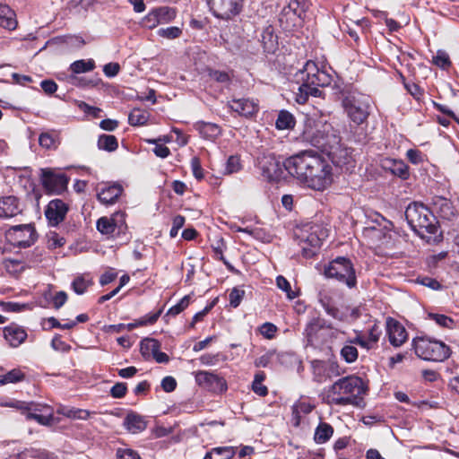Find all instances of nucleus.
<instances>
[{
  "mask_svg": "<svg viewBox=\"0 0 459 459\" xmlns=\"http://www.w3.org/2000/svg\"><path fill=\"white\" fill-rule=\"evenodd\" d=\"M295 236L302 255L308 258L316 255L322 240L328 236V230L322 225L308 223L297 229Z\"/></svg>",
  "mask_w": 459,
  "mask_h": 459,
  "instance_id": "423d86ee",
  "label": "nucleus"
},
{
  "mask_svg": "<svg viewBox=\"0 0 459 459\" xmlns=\"http://www.w3.org/2000/svg\"><path fill=\"white\" fill-rule=\"evenodd\" d=\"M68 209V205L60 199L50 201L45 210V216L48 224L56 227L61 223L65 220Z\"/></svg>",
  "mask_w": 459,
  "mask_h": 459,
  "instance_id": "6ab92c4d",
  "label": "nucleus"
},
{
  "mask_svg": "<svg viewBox=\"0 0 459 459\" xmlns=\"http://www.w3.org/2000/svg\"><path fill=\"white\" fill-rule=\"evenodd\" d=\"M283 167L290 176L316 191H324L333 180L331 164L313 151L290 156L284 160Z\"/></svg>",
  "mask_w": 459,
  "mask_h": 459,
  "instance_id": "f257e3e1",
  "label": "nucleus"
},
{
  "mask_svg": "<svg viewBox=\"0 0 459 459\" xmlns=\"http://www.w3.org/2000/svg\"><path fill=\"white\" fill-rule=\"evenodd\" d=\"M407 159L413 164H420L424 161V155L416 149H410L406 152Z\"/></svg>",
  "mask_w": 459,
  "mask_h": 459,
  "instance_id": "bf43d9fd",
  "label": "nucleus"
},
{
  "mask_svg": "<svg viewBox=\"0 0 459 459\" xmlns=\"http://www.w3.org/2000/svg\"><path fill=\"white\" fill-rule=\"evenodd\" d=\"M59 412L67 418L77 420H87L91 415L89 411L75 408L67 409L65 411H59Z\"/></svg>",
  "mask_w": 459,
  "mask_h": 459,
  "instance_id": "79ce46f5",
  "label": "nucleus"
},
{
  "mask_svg": "<svg viewBox=\"0 0 459 459\" xmlns=\"http://www.w3.org/2000/svg\"><path fill=\"white\" fill-rule=\"evenodd\" d=\"M182 33L181 30L178 27H169V28H161L158 30V35L166 39H177Z\"/></svg>",
  "mask_w": 459,
  "mask_h": 459,
  "instance_id": "8fccbe9b",
  "label": "nucleus"
},
{
  "mask_svg": "<svg viewBox=\"0 0 459 459\" xmlns=\"http://www.w3.org/2000/svg\"><path fill=\"white\" fill-rule=\"evenodd\" d=\"M263 177L268 181L279 180L282 174L280 162L273 154H263L257 160Z\"/></svg>",
  "mask_w": 459,
  "mask_h": 459,
  "instance_id": "dca6fc26",
  "label": "nucleus"
},
{
  "mask_svg": "<svg viewBox=\"0 0 459 459\" xmlns=\"http://www.w3.org/2000/svg\"><path fill=\"white\" fill-rule=\"evenodd\" d=\"M117 459H140L138 453L131 448H118L117 450Z\"/></svg>",
  "mask_w": 459,
  "mask_h": 459,
  "instance_id": "6e6d98bb",
  "label": "nucleus"
},
{
  "mask_svg": "<svg viewBox=\"0 0 459 459\" xmlns=\"http://www.w3.org/2000/svg\"><path fill=\"white\" fill-rule=\"evenodd\" d=\"M98 146L101 150L113 152L117 149V140L114 135L102 134L99 137Z\"/></svg>",
  "mask_w": 459,
  "mask_h": 459,
  "instance_id": "4c0bfd02",
  "label": "nucleus"
},
{
  "mask_svg": "<svg viewBox=\"0 0 459 459\" xmlns=\"http://www.w3.org/2000/svg\"><path fill=\"white\" fill-rule=\"evenodd\" d=\"M319 302L329 316L334 318L339 316V309L331 302V299L327 296H321Z\"/></svg>",
  "mask_w": 459,
  "mask_h": 459,
  "instance_id": "37998d69",
  "label": "nucleus"
},
{
  "mask_svg": "<svg viewBox=\"0 0 459 459\" xmlns=\"http://www.w3.org/2000/svg\"><path fill=\"white\" fill-rule=\"evenodd\" d=\"M150 114L148 111L141 108H134L128 116V122L134 126H143L147 123Z\"/></svg>",
  "mask_w": 459,
  "mask_h": 459,
  "instance_id": "72a5a7b5",
  "label": "nucleus"
},
{
  "mask_svg": "<svg viewBox=\"0 0 459 459\" xmlns=\"http://www.w3.org/2000/svg\"><path fill=\"white\" fill-rule=\"evenodd\" d=\"M194 127L204 138L208 140H214L221 134L220 126L213 123L198 121L194 125Z\"/></svg>",
  "mask_w": 459,
  "mask_h": 459,
  "instance_id": "c756f323",
  "label": "nucleus"
},
{
  "mask_svg": "<svg viewBox=\"0 0 459 459\" xmlns=\"http://www.w3.org/2000/svg\"><path fill=\"white\" fill-rule=\"evenodd\" d=\"M25 403L26 402L24 401H19L15 399H5L0 402V407L13 408L22 414L25 408Z\"/></svg>",
  "mask_w": 459,
  "mask_h": 459,
  "instance_id": "3c124183",
  "label": "nucleus"
},
{
  "mask_svg": "<svg viewBox=\"0 0 459 459\" xmlns=\"http://www.w3.org/2000/svg\"><path fill=\"white\" fill-rule=\"evenodd\" d=\"M277 287L286 292L289 299H292L296 297L295 292H293L290 289V282L283 277L278 276L276 278Z\"/></svg>",
  "mask_w": 459,
  "mask_h": 459,
  "instance_id": "864d4df0",
  "label": "nucleus"
},
{
  "mask_svg": "<svg viewBox=\"0 0 459 459\" xmlns=\"http://www.w3.org/2000/svg\"><path fill=\"white\" fill-rule=\"evenodd\" d=\"M95 68V62L92 59L77 60L71 64L70 69L74 74L91 72Z\"/></svg>",
  "mask_w": 459,
  "mask_h": 459,
  "instance_id": "e433bc0d",
  "label": "nucleus"
},
{
  "mask_svg": "<svg viewBox=\"0 0 459 459\" xmlns=\"http://www.w3.org/2000/svg\"><path fill=\"white\" fill-rule=\"evenodd\" d=\"M405 218L411 229L422 238L429 240L437 232L436 218L423 204H410L405 210Z\"/></svg>",
  "mask_w": 459,
  "mask_h": 459,
  "instance_id": "39448f33",
  "label": "nucleus"
},
{
  "mask_svg": "<svg viewBox=\"0 0 459 459\" xmlns=\"http://www.w3.org/2000/svg\"><path fill=\"white\" fill-rule=\"evenodd\" d=\"M295 125L294 117L288 111L281 110L275 122L276 128L279 130L290 129Z\"/></svg>",
  "mask_w": 459,
  "mask_h": 459,
  "instance_id": "f704fd0d",
  "label": "nucleus"
},
{
  "mask_svg": "<svg viewBox=\"0 0 459 459\" xmlns=\"http://www.w3.org/2000/svg\"><path fill=\"white\" fill-rule=\"evenodd\" d=\"M294 80L299 84L295 93V100L299 104H305L309 96H320L321 91L318 88L327 86L331 82L330 75L310 60L294 74Z\"/></svg>",
  "mask_w": 459,
  "mask_h": 459,
  "instance_id": "7ed1b4c3",
  "label": "nucleus"
},
{
  "mask_svg": "<svg viewBox=\"0 0 459 459\" xmlns=\"http://www.w3.org/2000/svg\"><path fill=\"white\" fill-rule=\"evenodd\" d=\"M91 284V281L86 280L83 277H77L72 282V288L76 294L82 295L86 291V290Z\"/></svg>",
  "mask_w": 459,
  "mask_h": 459,
  "instance_id": "a18cd8bd",
  "label": "nucleus"
},
{
  "mask_svg": "<svg viewBox=\"0 0 459 459\" xmlns=\"http://www.w3.org/2000/svg\"><path fill=\"white\" fill-rule=\"evenodd\" d=\"M176 386L177 381L173 377L168 376L161 380V387L167 393L174 391Z\"/></svg>",
  "mask_w": 459,
  "mask_h": 459,
  "instance_id": "69168bd1",
  "label": "nucleus"
},
{
  "mask_svg": "<svg viewBox=\"0 0 459 459\" xmlns=\"http://www.w3.org/2000/svg\"><path fill=\"white\" fill-rule=\"evenodd\" d=\"M313 406L307 402H298L292 406V415L296 420L295 425L299 424L300 414H308L312 411Z\"/></svg>",
  "mask_w": 459,
  "mask_h": 459,
  "instance_id": "ea45409f",
  "label": "nucleus"
},
{
  "mask_svg": "<svg viewBox=\"0 0 459 459\" xmlns=\"http://www.w3.org/2000/svg\"><path fill=\"white\" fill-rule=\"evenodd\" d=\"M191 169L194 177L197 180H201L204 178L203 169L201 167L200 160L197 157H194L191 160Z\"/></svg>",
  "mask_w": 459,
  "mask_h": 459,
  "instance_id": "680f3d73",
  "label": "nucleus"
},
{
  "mask_svg": "<svg viewBox=\"0 0 459 459\" xmlns=\"http://www.w3.org/2000/svg\"><path fill=\"white\" fill-rule=\"evenodd\" d=\"M43 299L46 300V303H43L40 300L39 305L41 307H47L48 300L52 299L54 307L58 309L66 302L67 295L65 291H58L54 296H52L51 291L48 290L43 293Z\"/></svg>",
  "mask_w": 459,
  "mask_h": 459,
  "instance_id": "2f4dec72",
  "label": "nucleus"
},
{
  "mask_svg": "<svg viewBox=\"0 0 459 459\" xmlns=\"http://www.w3.org/2000/svg\"><path fill=\"white\" fill-rule=\"evenodd\" d=\"M40 178L43 186L50 192L60 194L67 186L68 178L65 174L55 173L50 169H42Z\"/></svg>",
  "mask_w": 459,
  "mask_h": 459,
  "instance_id": "2eb2a0df",
  "label": "nucleus"
},
{
  "mask_svg": "<svg viewBox=\"0 0 459 459\" xmlns=\"http://www.w3.org/2000/svg\"><path fill=\"white\" fill-rule=\"evenodd\" d=\"M429 316L440 326L449 329L455 326V321L445 315L430 314Z\"/></svg>",
  "mask_w": 459,
  "mask_h": 459,
  "instance_id": "09e8293b",
  "label": "nucleus"
},
{
  "mask_svg": "<svg viewBox=\"0 0 459 459\" xmlns=\"http://www.w3.org/2000/svg\"><path fill=\"white\" fill-rule=\"evenodd\" d=\"M277 332V326L272 323H264L259 328V333L266 339H273Z\"/></svg>",
  "mask_w": 459,
  "mask_h": 459,
  "instance_id": "603ef678",
  "label": "nucleus"
},
{
  "mask_svg": "<svg viewBox=\"0 0 459 459\" xmlns=\"http://www.w3.org/2000/svg\"><path fill=\"white\" fill-rule=\"evenodd\" d=\"M433 206L437 213L445 220L451 221L456 216V211L452 202L445 197H434Z\"/></svg>",
  "mask_w": 459,
  "mask_h": 459,
  "instance_id": "5701e85b",
  "label": "nucleus"
},
{
  "mask_svg": "<svg viewBox=\"0 0 459 459\" xmlns=\"http://www.w3.org/2000/svg\"><path fill=\"white\" fill-rule=\"evenodd\" d=\"M144 27L153 29L160 22L154 10L151 11L142 21Z\"/></svg>",
  "mask_w": 459,
  "mask_h": 459,
  "instance_id": "5fc2aeb1",
  "label": "nucleus"
},
{
  "mask_svg": "<svg viewBox=\"0 0 459 459\" xmlns=\"http://www.w3.org/2000/svg\"><path fill=\"white\" fill-rule=\"evenodd\" d=\"M229 107L232 111L246 117H250L258 111V104L250 99H233L229 102Z\"/></svg>",
  "mask_w": 459,
  "mask_h": 459,
  "instance_id": "412c9836",
  "label": "nucleus"
},
{
  "mask_svg": "<svg viewBox=\"0 0 459 459\" xmlns=\"http://www.w3.org/2000/svg\"><path fill=\"white\" fill-rule=\"evenodd\" d=\"M241 169L240 159L238 156H230L225 166V174H233L238 172Z\"/></svg>",
  "mask_w": 459,
  "mask_h": 459,
  "instance_id": "49530a36",
  "label": "nucleus"
},
{
  "mask_svg": "<svg viewBox=\"0 0 459 459\" xmlns=\"http://www.w3.org/2000/svg\"><path fill=\"white\" fill-rule=\"evenodd\" d=\"M327 278H333L345 283L349 288L356 285V275L351 262L345 257H337L325 269Z\"/></svg>",
  "mask_w": 459,
  "mask_h": 459,
  "instance_id": "6e6552de",
  "label": "nucleus"
},
{
  "mask_svg": "<svg viewBox=\"0 0 459 459\" xmlns=\"http://www.w3.org/2000/svg\"><path fill=\"white\" fill-rule=\"evenodd\" d=\"M367 392L363 380L356 376L342 377L325 390L328 404L344 406L359 405Z\"/></svg>",
  "mask_w": 459,
  "mask_h": 459,
  "instance_id": "20e7f679",
  "label": "nucleus"
},
{
  "mask_svg": "<svg viewBox=\"0 0 459 459\" xmlns=\"http://www.w3.org/2000/svg\"><path fill=\"white\" fill-rule=\"evenodd\" d=\"M305 142L326 152L333 162L342 165L348 162L350 152L341 144V138L328 123L307 120L302 133Z\"/></svg>",
  "mask_w": 459,
  "mask_h": 459,
  "instance_id": "f03ea898",
  "label": "nucleus"
},
{
  "mask_svg": "<svg viewBox=\"0 0 459 459\" xmlns=\"http://www.w3.org/2000/svg\"><path fill=\"white\" fill-rule=\"evenodd\" d=\"M341 356L346 362L352 363L358 359V350L352 345H345L341 350Z\"/></svg>",
  "mask_w": 459,
  "mask_h": 459,
  "instance_id": "c03bdc74",
  "label": "nucleus"
},
{
  "mask_svg": "<svg viewBox=\"0 0 459 459\" xmlns=\"http://www.w3.org/2000/svg\"><path fill=\"white\" fill-rule=\"evenodd\" d=\"M39 143L40 146H42L46 149L53 148L56 145L55 138L53 137L52 134H50L48 133H42L39 135Z\"/></svg>",
  "mask_w": 459,
  "mask_h": 459,
  "instance_id": "13d9d810",
  "label": "nucleus"
},
{
  "mask_svg": "<svg viewBox=\"0 0 459 459\" xmlns=\"http://www.w3.org/2000/svg\"><path fill=\"white\" fill-rule=\"evenodd\" d=\"M243 296H244V290L234 288L230 291V296H229L230 306L233 307H237L240 304V302L243 299Z\"/></svg>",
  "mask_w": 459,
  "mask_h": 459,
  "instance_id": "4d7b16f0",
  "label": "nucleus"
},
{
  "mask_svg": "<svg viewBox=\"0 0 459 459\" xmlns=\"http://www.w3.org/2000/svg\"><path fill=\"white\" fill-rule=\"evenodd\" d=\"M124 425L129 432L134 434L143 431L147 426L144 418L134 412L126 415Z\"/></svg>",
  "mask_w": 459,
  "mask_h": 459,
  "instance_id": "cd10ccee",
  "label": "nucleus"
},
{
  "mask_svg": "<svg viewBox=\"0 0 459 459\" xmlns=\"http://www.w3.org/2000/svg\"><path fill=\"white\" fill-rule=\"evenodd\" d=\"M3 334L4 340L13 348L20 346L27 338L26 331L17 325L5 326Z\"/></svg>",
  "mask_w": 459,
  "mask_h": 459,
  "instance_id": "4be33fe9",
  "label": "nucleus"
},
{
  "mask_svg": "<svg viewBox=\"0 0 459 459\" xmlns=\"http://www.w3.org/2000/svg\"><path fill=\"white\" fill-rule=\"evenodd\" d=\"M386 331L390 343L395 347L401 346L407 340V332L405 328L395 319H387Z\"/></svg>",
  "mask_w": 459,
  "mask_h": 459,
  "instance_id": "aec40b11",
  "label": "nucleus"
},
{
  "mask_svg": "<svg viewBox=\"0 0 459 459\" xmlns=\"http://www.w3.org/2000/svg\"><path fill=\"white\" fill-rule=\"evenodd\" d=\"M236 454L233 446L214 447L209 451L204 459H231Z\"/></svg>",
  "mask_w": 459,
  "mask_h": 459,
  "instance_id": "7c9ffc66",
  "label": "nucleus"
},
{
  "mask_svg": "<svg viewBox=\"0 0 459 459\" xmlns=\"http://www.w3.org/2000/svg\"><path fill=\"white\" fill-rule=\"evenodd\" d=\"M22 414L27 420H35L41 426L49 427L55 422L54 409L46 403L26 402Z\"/></svg>",
  "mask_w": 459,
  "mask_h": 459,
  "instance_id": "9d476101",
  "label": "nucleus"
},
{
  "mask_svg": "<svg viewBox=\"0 0 459 459\" xmlns=\"http://www.w3.org/2000/svg\"><path fill=\"white\" fill-rule=\"evenodd\" d=\"M17 25L14 11L6 4H0V26L9 30H14Z\"/></svg>",
  "mask_w": 459,
  "mask_h": 459,
  "instance_id": "c85d7f7f",
  "label": "nucleus"
},
{
  "mask_svg": "<svg viewBox=\"0 0 459 459\" xmlns=\"http://www.w3.org/2000/svg\"><path fill=\"white\" fill-rule=\"evenodd\" d=\"M127 391L126 385L125 383H117L110 389V394L114 398H122L126 395Z\"/></svg>",
  "mask_w": 459,
  "mask_h": 459,
  "instance_id": "052dcab7",
  "label": "nucleus"
},
{
  "mask_svg": "<svg viewBox=\"0 0 459 459\" xmlns=\"http://www.w3.org/2000/svg\"><path fill=\"white\" fill-rule=\"evenodd\" d=\"M313 379L319 383H325L333 377L339 375L337 365L333 362L313 360L311 362Z\"/></svg>",
  "mask_w": 459,
  "mask_h": 459,
  "instance_id": "a211bd4d",
  "label": "nucleus"
},
{
  "mask_svg": "<svg viewBox=\"0 0 459 459\" xmlns=\"http://www.w3.org/2000/svg\"><path fill=\"white\" fill-rule=\"evenodd\" d=\"M342 106L349 117L357 125L362 124L369 115V100L360 94H350L342 100Z\"/></svg>",
  "mask_w": 459,
  "mask_h": 459,
  "instance_id": "1a4fd4ad",
  "label": "nucleus"
},
{
  "mask_svg": "<svg viewBox=\"0 0 459 459\" xmlns=\"http://www.w3.org/2000/svg\"><path fill=\"white\" fill-rule=\"evenodd\" d=\"M51 346L54 350L63 352L68 351L71 348L70 345L63 342L61 338L57 336L52 339Z\"/></svg>",
  "mask_w": 459,
  "mask_h": 459,
  "instance_id": "774afa93",
  "label": "nucleus"
},
{
  "mask_svg": "<svg viewBox=\"0 0 459 459\" xmlns=\"http://www.w3.org/2000/svg\"><path fill=\"white\" fill-rule=\"evenodd\" d=\"M184 223L185 218L183 216L177 215L176 217H174L172 228L169 232L171 238H175L178 235V230L184 226Z\"/></svg>",
  "mask_w": 459,
  "mask_h": 459,
  "instance_id": "e2e57ef3",
  "label": "nucleus"
},
{
  "mask_svg": "<svg viewBox=\"0 0 459 459\" xmlns=\"http://www.w3.org/2000/svg\"><path fill=\"white\" fill-rule=\"evenodd\" d=\"M158 19L160 23H167L172 21L176 16V12L174 9L168 7V6H162L160 8L154 9Z\"/></svg>",
  "mask_w": 459,
  "mask_h": 459,
  "instance_id": "a19ab883",
  "label": "nucleus"
},
{
  "mask_svg": "<svg viewBox=\"0 0 459 459\" xmlns=\"http://www.w3.org/2000/svg\"><path fill=\"white\" fill-rule=\"evenodd\" d=\"M327 332H333V327L326 325L325 319L314 318L307 325L305 333L310 343L327 342Z\"/></svg>",
  "mask_w": 459,
  "mask_h": 459,
  "instance_id": "4468645a",
  "label": "nucleus"
},
{
  "mask_svg": "<svg viewBox=\"0 0 459 459\" xmlns=\"http://www.w3.org/2000/svg\"><path fill=\"white\" fill-rule=\"evenodd\" d=\"M380 335L381 330L377 325H374L370 328L367 337L358 334L354 339L351 340L350 342L358 344L366 350H370L377 345Z\"/></svg>",
  "mask_w": 459,
  "mask_h": 459,
  "instance_id": "b1692460",
  "label": "nucleus"
},
{
  "mask_svg": "<svg viewBox=\"0 0 459 459\" xmlns=\"http://www.w3.org/2000/svg\"><path fill=\"white\" fill-rule=\"evenodd\" d=\"M434 63L441 68H446L450 65L449 56L446 53L438 51L434 57Z\"/></svg>",
  "mask_w": 459,
  "mask_h": 459,
  "instance_id": "0e129e2a",
  "label": "nucleus"
},
{
  "mask_svg": "<svg viewBox=\"0 0 459 459\" xmlns=\"http://www.w3.org/2000/svg\"><path fill=\"white\" fill-rule=\"evenodd\" d=\"M141 353L144 358L153 356L160 350V343L155 339L146 338L141 342Z\"/></svg>",
  "mask_w": 459,
  "mask_h": 459,
  "instance_id": "c9c22d12",
  "label": "nucleus"
},
{
  "mask_svg": "<svg viewBox=\"0 0 459 459\" xmlns=\"http://www.w3.org/2000/svg\"><path fill=\"white\" fill-rule=\"evenodd\" d=\"M195 379L198 385L211 392L222 393L227 390L226 380L213 372L197 371L195 373Z\"/></svg>",
  "mask_w": 459,
  "mask_h": 459,
  "instance_id": "ddd939ff",
  "label": "nucleus"
},
{
  "mask_svg": "<svg viewBox=\"0 0 459 459\" xmlns=\"http://www.w3.org/2000/svg\"><path fill=\"white\" fill-rule=\"evenodd\" d=\"M123 188L118 184L106 186L98 193V199L100 203L105 204H111L117 201V199L122 194Z\"/></svg>",
  "mask_w": 459,
  "mask_h": 459,
  "instance_id": "bb28decb",
  "label": "nucleus"
},
{
  "mask_svg": "<svg viewBox=\"0 0 459 459\" xmlns=\"http://www.w3.org/2000/svg\"><path fill=\"white\" fill-rule=\"evenodd\" d=\"M48 247L52 249L61 247L65 245V240L55 231H50L48 235Z\"/></svg>",
  "mask_w": 459,
  "mask_h": 459,
  "instance_id": "de8ad7c7",
  "label": "nucleus"
},
{
  "mask_svg": "<svg viewBox=\"0 0 459 459\" xmlns=\"http://www.w3.org/2000/svg\"><path fill=\"white\" fill-rule=\"evenodd\" d=\"M97 230L103 235H110L118 230L123 231L126 228V214L123 212H117L110 217H101L97 221Z\"/></svg>",
  "mask_w": 459,
  "mask_h": 459,
  "instance_id": "f3484780",
  "label": "nucleus"
},
{
  "mask_svg": "<svg viewBox=\"0 0 459 459\" xmlns=\"http://www.w3.org/2000/svg\"><path fill=\"white\" fill-rule=\"evenodd\" d=\"M21 212L18 200L14 196H5L0 199V217L11 218Z\"/></svg>",
  "mask_w": 459,
  "mask_h": 459,
  "instance_id": "a878e982",
  "label": "nucleus"
},
{
  "mask_svg": "<svg viewBox=\"0 0 459 459\" xmlns=\"http://www.w3.org/2000/svg\"><path fill=\"white\" fill-rule=\"evenodd\" d=\"M213 15L219 19L230 20L239 13L241 0H207Z\"/></svg>",
  "mask_w": 459,
  "mask_h": 459,
  "instance_id": "9b49d317",
  "label": "nucleus"
},
{
  "mask_svg": "<svg viewBox=\"0 0 459 459\" xmlns=\"http://www.w3.org/2000/svg\"><path fill=\"white\" fill-rule=\"evenodd\" d=\"M413 347L417 356L425 360L443 361L450 355V349L444 342L426 337L414 339Z\"/></svg>",
  "mask_w": 459,
  "mask_h": 459,
  "instance_id": "0eeeda50",
  "label": "nucleus"
},
{
  "mask_svg": "<svg viewBox=\"0 0 459 459\" xmlns=\"http://www.w3.org/2000/svg\"><path fill=\"white\" fill-rule=\"evenodd\" d=\"M120 70V65L117 63H108L104 65L103 72L108 77L116 76Z\"/></svg>",
  "mask_w": 459,
  "mask_h": 459,
  "instance_id": "338daca9",
  "label": "nucleus"
},
{
  "mask_svg": "<svg viewBox=\"0 0 459 459\" xmlns=\"http://www.w3.org/2000/svg\"><path fill=\"white\" fill-rule=\"evenodd\" d=\"M9 242L18 247H28L36 240L35 229L30 225H18L13 227L6 235Z\"/></svg>",
  "mask_w": 459,
  "mask_h": 459,
  "instance_id": "f8f14e48",
  "label": "nucleus"
},
{
  "mask_svg": "<svg viewBox=\"0 0 459 459\" xmlns=\"http://www.w3.org/2000/svg\"><path fill=\"white\" fill-rule=\"evenodd\" d=\"M24 377V374L20 369H12L6 374L0 376V385L20 382L23 380Z\"/></svg>",
  "mask_w": 459,
  "mask_h": 459,
  "instance_id": "58836bf2",
  "label": "nucleus"
},
{
  "mask_svg": "<svg viewBox=\"0 0 459 459\" xmlns=\"http://www.w3.org/2000/svg\"><path fill=\"white\" fill-rule=\"evenodd\" d=\"M382 168L402 179H407L410 176L409 167L401 160L385 159L382 161Z\"/></svg>",
  "mask_w": 459,
  "mask_h": 459,
  "instance_id": "393cba45",
  "label": "nucleus"
},
{
  "mask_svg": "<svg viewBox=\"0 0 459 459\" xmlns=\"http://www.w3.org/2000/svg\"><path fill=\"white\" fill-rule=\"evenodd\" d=\"M333 434V427L326 422H321L316 429L314 439L317 444H324L331 438Z\"/></svg>",
  "mask_w": 459,
  "mask_h": 459,
  "instance_id": "473e14b6",
  "label": "nucleus"
}]
</instances>
